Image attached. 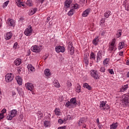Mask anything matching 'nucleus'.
Instances as JSON below:
<instances>
[{
  "mask_svg": "<svg viewBox=\"0 0 129 129\" xmlns=\"http://www.w3.org/2000/svg\"><path fill=\"white\" fill-rule=\"evenodd\" d=\"M120 104L123 107H126L129 105V96L124 94L122 97V99L120 101Z\"/></svg>",
  "mask_w": 129,
  "mask_h": 129,
  "instance_id": "obj_1",
  "label": "nucleus"
},
{
  "mask_svg": "<svg viewBox=\"0 0 129 129\" xmlns=\"http://www.w3.org/2000/svg\"><path fill=\"white\" fill-rule=\"evenodd\" d=\"M76 98H73L71 99L70 101H68L66 103V106L67 107H75L77 104Z\"/></svg>",
  "mask_w": 129,
  "mask_h": 129,
  "instance_id": "obj_2",
  "label": "nucleus"
},
{
  "mask_svg": "<svg viewBox=\"0 0 129 129\" xmlns=\"http://www.w3.org/2000/svg\"><path fill=\"white\" fill-rule=\"evenodd\" d=\"M17 114H18V111L16 109L11 110L8 116L7 117L8 120H12L15 116H16Z\"/></svg>",
  "mask_w": 129,
  "mask_h": 129,
  "instance_id": "obj_3",
  "label": "nucleus"
},
{
  "mask_svg": "<svg viewBox=\"0 0 129 129\" xmlns=\"http://www.w3.org/2000/svg\"><path fill=\"white\" fill-rule=\"evenodd\" d=\"M31 50L32 52L35 53H40L42 51V46L34 45L31 47Z\"/></svg>",
  "mask_w": 129,
  "mask_h": 129,
  "instance_id": "obj_4",
  "label": "nucleus"
},
{
  "mask_svg": "<svg viewBox=\"0 0 129 129\" xmlns=\"http://www.w3.org/2000/svg\"><path fill=\"white\" fill-rule=\"evenodd\" d=\"M5 80L6 82H12L14 80V74H7L5 76Z\"/></svg>",
  "mask_w": 129,
  "mask_h": 129,
  "instance_id": "obj_5",
  "label": "nucleus"
},
{
  "mask_svg": "<svg viewBox=\"0 0 129 129\" xmlns=\"http://www.w3.org/2000/svg\"><path fill=\"white\" fill-rule=\"evenodd\" d=\"M33 32V29H32V26L29 25L28 28L25 29L24 31V34L26 36H31Z\"/></svg>",
  "mask_w": 129,
  "mask_h": 129,
  "instance_id": "obj_6",
  "label": "nucleus"
},
{
  "mask_svg": "<svg viewBox=\"0 0 129 129\" xmlns=\"http://www.w3.org/2000/svg\"><path fill=\"white\" fill-rule=\"evenodd\" d=\"M68 51H70L71 55L74 54V47H73V44L72 42H69Z\"/></svg>",
  "mask_w": 129,
  "mask_h": 129,
  "instance_id": "obj_7",
  "label": "nucleus"
},
{
  "mask_svg": "<svg viewBox=\"0 0 129 129\" xmlns=\"http://www.w3.org/2000/svg\"><path fill=\"white\" fill-rule=\"evenodd\" d=\"M106 104V102L104 101L100 102V107L101 109H102L103 110H105L106 109H108V108H109V106L108 105H107V107H106V106L105 105Z\"/></svg>",
  "mask_w": 129,
  "mask_h": 129,
  "instance_id": "obj_8",
  "label": "nucleus"
},
{
  "mask_svg": "<svg viewBox=\"0 0 129 129\" xmlns=\"http://www.w3.org/2000/svg\"><path fill=\"white\" fill-rule=\"evenodd\" d=\"M25 87L28 90L30 91H33L34 90V85L31 83H27L25 84Z\"/></svg>",
  "mask_w": 129,
  "mask_h": 129,
  "instance_id": "obj_9",
  "label": "nucleus"
},
{
  "mask_svg": "<svg viewBox=\"0 0 129 129\" xmlns=\"http://www.w3.org/2000/svg\"><path fill=\"white\" fill-rule=\"evenodd\" d=\"M90 74L94 79H99V76H98V74H97V72L95 70L91 71L90 72Z\"/></svg>",
  "mask_w": 129,
  "mask_h": 129,
  "instance_id": "obj_10",
  "label": "nucleus"
},
{
  "mask_svg": "<svg viewBox=\"0 0 129 129\" xmlns=\"http://www.w3.org/2000/svg\"><path fill=\"white\" fill-rule=\"evenodd\" d=\"M55 51L57 53H60V52H61V53H64V52H65V47L61 46H56Z\"/></svg>",
  "mask_w": 129,
  "mask_h": 129,
  "instance_id": "obj_11",
  "label": "nucleus"
},
{
  "mask_svg": "<svg viewBox=\"0 0 129 129\" xmlns=\"http://www.w3.org/2000/svg\"><path fill=\"white\" fill-rule=\"evenodd\" d=\"M102 51H99L97 55V60L96 62L97 63H98L100 60H101V58H102V54H101Z\"/></svg>",
  "mask_w": 129,
  "mask_h": 129,
  "instance_id": "obj_12",
  "label": "nucleus"
},
{
  "mask_svg": "<svg viewBox=\"0 0 129 129\" xmlns=\"http://www.w3.org/2000/svg\"><path fill=\"white\" fill-rule=\"evenodd\" d=\"M16 79L18 84H19V85H22L23 83V79H22V78L20 76H17Z\"/></svg>",
  "mask_w": 129,
  "mask_h": 129,
  "instance_id": "obj_13",
  "label": "nucleus"
},
{
  "mask_svg": "<svg viewBox=\"0 0 129 129\" xmlns=\"http://www.w3.org/2000/svg\"><path fill=\"white\" fill-rule=\"evenodd\" d=\"M27 68L29 72H34L35 68L33 67V65L29 64L27 66Z\"/></svg>",
  "mask_w": 129,
  "mask_h": 129,
  "instance_id": "obj_14",
  "label": "nucleus"
},
{
  "mask_svg": "<svg viewBox=\"0 0 129 129\" xmlns=\"http://www.w3.org/2000/svg\"><path fill=\"white\" fill-rule=\"evenodd\" d=\"M72 3V1L71 0H67L65 2L64 8L66 9H68L69 7H70V5Z\"/></svg>",
  "mask_w": 129,
  "mask_h": 129,
  "instance_id": "obj_15",
  "label": "nucleus"
},
{
  "mask_svg": "<svg viewBox=\"0 0 129 129\" xmlns=\"http://www.w3.org/2000/svg\"><path fill=\"white\" fill-rule=\"evenodd\" d=\"M13 37V33L12 32H7L5 36L6 40H10Z\"/></svg>",
  "mask_w": 129,
  "mask_h": 129,
  "instance_id": "obj_16",
  "label": "nucleus"
},
{
  "mask_svg": "<svg viewBox=\"0 0 129 129\" xmlns=\"http://www.w3.org/2000/svg\"><path fill=\"white\" fill-rule=\"evenodd\" d=\"M21 63H22V60L20 58H17L14 61V64H15L16 66H19L21 65Z\"/></svg>",
  "mask_w": 129,
  "mask_h": 129,
  "instance_id": "obj_17",
  "label": "nucleus"
},
{
  "mask_svg": "<svg viewBox=\"0 0 129 129\" xmlns=\"http://www.w3.org/2000/svg\"><path fill=\"white\" fill-rule=\"evenodd\" d=\"M83 88H86L88 89V90H91L92 89V87L90 85H89L88 83H84L83 84Z\"/></svg>",
  "mask_w": 129,
  "mask_h": 129,
  "instance_id": "obj_18",
  "label": "nucleus"
},
{
  "mask_svg": "<svg viewBox=\"0 0 129 129\" xmlns=\"http://www.w3.org/2000/svg\"><path fill=\"white\" fill-rule=\"evenodd\" d=\"M89 13H90V9H87L83 13L82 16L83 17H87L88 16Z\"/></svg>",
  "mask_w": 129,
  "mask_h": 129,
  "instance_id": "obj_19",
  "label": "nucleus"
},
{
  "mask_svg": "<svg viewBox=\"0 0 129 129\" xmlns=\"http://www.w3.org/2000/svg\"><path fill=\"white\" fill-rule=\"evenodd\" d=\"M44 74L45 76H47V77H49V76H51V73H50V70L46 69L44 70Z\"/></svg>",
  "mask_w": 129,
  "mask_h": 129,
  "instance_id": "obj_20",
  "label": "nucleus"
},
{
  "mask_svg": "<svg viewBox=\"0 0 129 129\" xmlns=\"http://www.w3.org/2000/svg\"><path fill=\"white\" fill-rule=\"evenodd\" d=\"M98 41H99V40L98 39V37H95L93 40V45H95V46H97V45H98Z\"/></svg>",
  "mask_w": 129,
  "mask_h": 129,
  "instance_id": "obj_21",
  "label": "nucleus"
},
{
  "mask_svg": "<svg viewBox=\"0 0 129 129\" xmlns=\"http://www.w3.org/2000/svg\"><path fill=\"white\" fill-rule=\"evenodd\" d=\"M118 49L119 50H121V49H122V48H123V47L124 46V42L122 41L120 42L119 44H118Z\"/></svg>",
  "mask_w": 129,
  "mask_h": 129,
  "instance_id": "obj_22",
  "label": "nucleus"
},
{
  "mask_svg": "<svg viewBox=\"0 0 129 129\" xmlns=\"http://www.w3.org/2000/svg\"><path fill=\"white\" fill-rule=\"evenodd\" d=\"M127 85H124L120 88V91L121 92H123V91H125L126 89H127Z\"/></svg>",
  "mask_w": 129,
  "mask_h": 129,
  "instance_id": "obj_23",
  "label": "nucleus"
},
{
  "mask_svg": "<svg viewBox=\"0 0 129 129\" xmlns=\"http://www.w3.org/2000/svg\"><path fill=\"white\" fill-rule=\"evenodd\" d=\"M53 85L54 86H55V87H60V84H59V82L56 80V81H54L53 82Z\"/></svg>",
  "mask_w": 129,
  "mask_h": 129,
  "instance_id": "obj_24",
  "label": "nucleus"
},
{
  "mask_svg": "<svg viewBox=\"0 0 129 129\" xmlns=\"http://www.w3.org/2000/svg\"><path fill=\"white\" fill-rule=\"evenodd\" d=\"M44 125L45 127H48V126H50V121L48 120L45 121L44 122Z\"/></svg>",
  "mask_w": 129,
  "mask_h": 129,
  "instance_id": "obj_25",
  "label": "nucleus"
},
{
  "mask_svg": "<svg viewBox=\"0 0 129 129\" xmlns=\"http://www.w3.org/2000/svg\"><path fill=\"white\" fill-rule=\"evenodd\" d=\"M74 14V9H71L68 13V15L71 17V16H73V14Z\"/></svg>",
  "mask_w": 129,
  "mask_h": 129,
  "instance_id": "obj_26",
  "label": "nucleus"
},
{
  "mask_svg": "<svg viewBox=\"0 0 129 129\" xmlns=\"http://www.w3.org/2000/svg\"><path fill=\"white\" fill-rule=\"evenodd\" d=\"M26 4L28 7H32V6H33V3H32V1L31 0H28Z\"/></svg>",
  "mask_w": 129,
  "mask_h": 129,
  "instance_id": "obj_27",
  "label": "nucleus"
},
{
  "mask_svg": "<svg viewBox=\"0 0 129 129\" xmlns=\"http://www.w3.org/2000/svg\"><path fill=\"white\" fill-rule=\"evenodd\" d=\"M76 91L77 92H78V93H80V92L81 91V86H80V85H78L77 86L76 88Z\"/></svg>",
  "mask_w": 129,
  "mask_h": 129,
  "instance_id": "obj_28",
  "label": "nucleus"
},
{
  "mask_svg": "<svg viewBox=\"0 0 129 129\" xmlns=\"http://www.w3.org/2000/svg\"><path fill=\"white\" fill-rule=\"evenodd\" d=\"M110 11H108L104 13V17L106 18V19H107L109 16H110Z\"/></svg>",
  "mask_w": 129,
  "mask_h": 129,
  "instance_id": "obj_29",
  "label": "nucleus"
},
{
  "mask_svg": "<svg viewBox=\"0 0 129 129\" xmlns=\"http://www.w3.org/2000/svg\"><path fill=\"white\" fill-rule=\"evenodd\" d=\"M56 115H60V109L56 108L54 110Z\"/></svg>",
  "mask_w": 129,
  "mask_h": 129,
  "instance_id": "obj_30",
  "label": "nucleus"
},
{
  "mask_svg": "<svg viewBox=\"0 0 129 129\" xmlns=\"http://www.w3.org/2000/svg\"><path fill=\"white\" fill-rule=\"evenodd\" d=\"M117 127V124L114 123V124H112L110 125V129H115Z\"/></svg>",
  "mask_w": 129,
  "mask_h": 129,
  "instance_id": "obj_31",
  "label": "nucleus"
},
{
  "mask_svg": "<svg viewBox=\"0 0 129 129\" xmlns=\"http://www.w3.org/2000/svg\"><path fill=\"white\" fill-rule=\"evenodd\" d=\"M90 59H93L94 60H95V55L94 54V53L91 52L90 56Z\"/></svg>",
  "mask_w": 129,
  "mask_h": 129,
  "instance_id": "obj_32",
  "label": "nucleus"
},
{
  "mask_svg": "<svg viewBox=\"0 0 129 129\" xmlns=\"http://www.w3.org/2000/svg\"><path fill=\"white\" fill-rule=\"evenodd\" d=\"M109 62V59L108 58H106L104 61H103V64L104 65H107L108 64V62Z\"/></svg>",
  "mask_w": 129,
  "mask_h": 129,
  "instance_id": "obj_33",
  "label": "nucleus"
},
{
  "mask_svg": "<svg viewBox=\"0 0 129 129\" xmlns=\"http://www.w3.org/2000/svg\"><path fill=\"white\" fill-rule=\"evenodd\" d=\"M116 35L117 38H119V37H120V36H121V31L118 30L117 32V33Z\"/></svg>",
  "mask_w": 129,
  "mask_h": 129,
  "instance_id": "obj_34",
  "label": "nucleus"
},
{
  "mask_svg": "<svg viewBox=\"0 0 129 129\" xmlns=\"http://www.w3.org/2000/svg\"><path fill=\"white\" fill-rule=\"evenodd\" d=\"M72 7L73 8H74V10H77V9H78L79 6H78V4H73L72 5Z\"/></svg>",
  "mask_w": 129,
  "mask_h": 129,
  "instance_id": "obj_35",
  "label": "nucleus"
},
{
  "mask_svg": "<svg viewBox=\"0 0 129 129\" xmlns=\"http://www.w3.org/2000/svg\"><path fill=\"white\" fill-rule=\"evenodd\" d=\"M83 123V121L82 119H80L78 121L79 126H81V125H82Z\"/></svg>",
  "mask_w": 129,
  "mask_h": 129,
  "instance_id": "obj_36",
  "label": "nucleus"
},
{
  "mask_svg": "<svg viewBox=\"0 0 129 129\" xmlns=\"http://www.w3.org/2000/svg\"><path fill=\"white\" fill-rule=\"evenodd\" d=\"M115 43V38L113 39L112 42L110 44V46H113L114 47V44Z\"/></svg>",
  "mask_w": 129,
  "mask_h": 129,
  "instance_id": "obj_37",
  "label": "nucleus"
},
{
  "mask_svg": "<svg viewBox=\"0 0 129 129\" xmlns=\"http://www.w3.org/2000/svg\"><path fill=\"white\" fill-rule=\"evenodd\" d=\"M9 3H10V1H7L3 5V8H6L9 5Z\"/></svg>",
  "mask_w": 129,
  "mask_h": 129,
  "instance_id": "obj_38",
  "label": "nucleus"
},
{
  "mask_svg": "<svg viewBox=\"0 0 129 129\" xmlns=\"http://www.w3.org/2000/svg\"><path fill=\"white\" fill-rule=\"evenodd\" d=\"M20 2L21 0H18V1L16 2V4L19 8H21V4H20Z\"/></svg>",
  "mask_w": 129,
  "mask_h": 129,
  "instance_id": "obj_39",
  "label": "nucleus"
},
{
  "mask_svg": "<svg viewBox=\"0 0 129 129\" xmlns=\"http://www.w3.org/2000/svg\"><path fill=\"white\" fill-rule=\"evenodd\" d=\"M5 117V115L3 113H0V120Z\"/></svg>",
  "mask_w": 129,
  "mask_h": 129,
  "instance_id": "obj_40",
  "label": "nucleus"
},
{
  "mask_svg": "<svg viewBox=\"0 0 129 129\" xmlns=\"http://www.w3.org/2000/svg\"><path fill=\"white\" fill-rule=\"evenodd\" d=\"M58 123H60V124H62V123H63V122H64V121H63V120L62 119H59L58 120Z\"/></svg>",
  "mask_w": 129,
  "mask_h": 129,
  "instance_id": "obj_41",
  "label": "nucleus"
},
{
  "mask_svg": "<svg viewBox=\"0 0 129 129\" xmlns=\"http://www.w3.org/2000/svg\"><path fill=\"white\" fill-rule=\"evenodd\" d=\"M100 71H101V72H103V73H104V72H105V69L104 67H101Z\"/></svg>",
  "mask_w": 129,
  "mask_h": 129,
  "instance_id": "obj_42",
  "label": "nucleus"
},
{
  "mask_svg": "<svg viewBox=\"0 0 129 129\" xmlns=\"http://www.w3.org/2000/svg\"><path fill=\"white\" fill-rule=\"evenodd\" d=\"M17 47H18V43L16 42L14 44L13 49H17Z\"/></svg>",
  "mask_w": 129,
  "mask_h": 129,
  "instance_id": "obj_43",
  "label": "nucleus"
},
{
  "mask_svg": "<svg viewBox=\"0 0 129 129\" xmlns=\"http://www.w3.org/2000/svg\"><path fill=\"white\" fill-rule=\"evenodd\" d=\"M114 48V46L110 45V46H109V50H110V51H113Z\"/></svg>",
  "mask_w": 129,
  "mask_h": 129,
  "instance_id": "obj_44",
  "label": "nucleus"
},
{
  "mask_svg": "<svg viewBox=\"0 0 129 129\" xmlns=\"http://www.w3.org/2000/svg\"><path fill=\"white\" fill-rule=\"evenodd\" d=\"M109 73H110V74H113L114 73L113 72V69L109 70Z\"/></svg>",
  "mask_w": 129,
  "mask_h": 129,
  "instance_id": "obj_45",
  "label": "nucleus"
},
{
  "mask_svg": "<svg viewBox=\"0 0 129 129\" xmlns=\"http://www.w3.org/2000/svg\"><path fill=\"white\" fill-rule=\"evenodd\" d=\"M2 113H3L4 114V113H6L7 112V109H3L2 110Z\"/></svg>",
  "mask_w": 129,
  "mask_h": 129,
  "instance_id": "obj_46",
  "label": "nucleus"
},
{
  "mask_svg": "<svg viewBox=\"0 0 129 129\" xmlns=\"http://www.w3.org/2000/svg\"><path fill=\"white\" fill-rule=\"evenodd\" d=\"M67 85H68V87H71V86H72V84L70 82H68Z\"/></svg>",
  "mask_w": 129,
  "mask_h": 129,
  "instance_id": "obj_47",
  "label": "nucleus"
},
{
  "mask_svg": "<svg viewBox=\"0 0 129 129\" xmlns=\"http://www.w3.org/2000/svg\"><path fill=\"white\" fill-rule=\"evenodd\" d=\"M38 114H39V115H40V117H42V116H43V113H42V112H41V111H39L38 112Z\"/></svg>",
  "mask_w": 129,
  "mask_h": 129,
  "instance_id": "obj_48",
  "label": "nucleus"
},
{
  "mask_svg": "<svg viewBox=\"0 0 129 129\" xmlns=\"http://www.w3.org/2000/svg\"><path fill=\"white\" fill-rule=\"evenodd\" d=\"M37 2H38V3H41V4H43V3H44V2H45V1L46 0H37Z\"/></svg>",
  "mask_w": 129,
  "mask_h": 129,
  "instance_id": "obj_49",
  "label": "nucleus"
},
{
  "mask_svg": "<svg viewBox=\"0 0 129 129\" xmlns=\"http://www.w3.org/2000/svg\"><path fill=\"white\" fill-rule=\"evenodd\" d=\"M34 14H35V12H34V11H33V9H32L30 11V15H34Z\"/></svg>",
  "mask_w": 129,
  "mask_h": 129,
  "instance_id": "obj_50",
  "label": "nucleus"
},
{
  "mask_svg": "<svg viewBox=\"0 0 129 129\" xmlns=\"http://www.w3.org/2000/svg\"><path fill=\"white\" fill-rule=\"evenodd\" d=\"M97 123L98 125H99V124H100V123L99 122V118L97 119Z\"/></svg>",
  "mask_w": 129,
  "mask_h": 129,
  "instance_id": "obj_51",
  "label": "nucleus"
},
{
  "mask_svg": "<svg viewBox=\"0 0 129 129\" xmlns=\"http://www.w3.org/2000/svg\"><path fill=\"white\" fill-rule=\"evenodd\" d=\"M37 10L38 9L37 8H36L32 9V11H33V12H35V13L37 11Z\"/></svg>",
  "mask_w": 129,
  "mask_h": 129,
  "instance_id": "obj_52",
  "label": "nucleus"
},
{
  "mask_svg": "<svg viewBox=\"0 0 129 129\" xmlns=\"http://www.w3.org/2000/svg\"><path fill=\"white\" fill-rule=\"evenodd\" d=\"M48 55L46 54L43 56V58H44V60H46V59H47V58H48Z\"/></svg>",
  "mask_w": 129,
  "mask_h": 129,
  "instance_id": "obj_53",
  "label": "nucleus"
},
{
  "mask_svg": "<svg viewBox=\"0 0 129 129\" xmlns=\"http://www.w3.org/2000/svg\"><path fill=\"white\" fill-rule=\"evenodd\" d=\"M10 26H14V22H13V21H10Z\"/></svg>",
  "mask_w": 129,
  "mask_h": 129,
  "instance_id": "obj_54",
  "label": "nucleus"
},
{
  "mask_svg": "<svg viewBox=\"0 0 129 129\" xmlns=\"http://www.w3.org/2000/svg\"><path fill=\"white\" fill-rule=\"evenodd\" d=\"M119 56H122L123 55V51H121L119 53Z\"/></svg>",
  "mask_w": 129,
  "mask_h": 129,
  "instance_id": "obj_55",
  "label": "nucleus"
},
{
  "mask_svg": "<svg viewBox=\"0 0 129 129\" xmlns=\"http://www.w3.org/2000/svg\"><path fill=\"white\" fill-rule=\"evenodd\" d=\"M79 1L83 4H84V3H85V0H79Z\"/></svg>",
  "mask_w": 129,
  "mask_h": 129,
  "instance_id": "obj_56",
  "label": "nucleus"
},
{
  "mask_svg": "<svg viewBox=\"0 0 129 129\" xmlns=\"http://www.w3.org/2000/svg\"><path fill=\"white\" fill-rule=\"evenodd\" d=\"M59 99H60V101H63V100L64 99L63 96H61L60 97H59Z\"/></svg>",
  "mask_w": 129,
  "mask_h": 129,
  "instance_id": "obj_57",
  "label": "nucleus"
},
{
  "mask_svg": "<svg viewBox=\"0 0 129 129\" xmlns=\"http://www.w3.org/2000/svg\"><path fill=\"white\" fill-rule=\"evenodd\" d=\"M126 11H127V12H129V5L127 6V8H125Z\"/></svg>",
  "mask_w": 129,
  "mask_h": 129,
  "instance_id": "obj_58",
  "label": "nucleus"
},
{
  "mask_svg": "<svg viewBox=\"0 0 129 129\" xmlns=\"http://www.w3.org/2000/svg\"><path fill=\"white\" fill-rule=\"evenodd\" d=\"M67 117L68 119H71V116L70 115H68Z\"/></svg>",
  "mask_w": 129,
  "mask_h": 129,
  "instance_id": "obj_59",
  "label": "nucleus"
},
{
  "mask_svg": "<svg viewBox=\"0 0 129 129\" xmlns=\"http://www.w3.org/2000/svg\"><path fill=\"white\" fill-rule=\"evenodd\" d=\"M50 20H51V18H50V17H47V23H48V22H49L50 21Z\"/></svg>",
  "mask_w": 129,
  "mask_h": 129,
  "instance_id": "obj_60",
  "label": "nucleus"
},
{
  "mask_svg": "<svg viewBox=\"0 0 129 129\" xmlns=\"http://www.w3.org/2000/svg\"><path fill=\"white\" fill-rule=\"evenodd\" d=\"M100 22H101V24H103V23H105V20H101Z\"/></svg>",
  "mask_w": 129,
  "mask_h": 129,
  "instance_id": "obj_61",
  "label": "nucleus"
},
{
  "mask_svg": "<svg viewBox=\"0 0 129 129\" xmlns=\"http://www.w3.org/2000/svg\"><path fill=\"white\" fill-rule=\"evenodd\" d=\"M85 63L87 64L89 63V62L88 61V60L86 59L85 61Z\"/></svg>",
  "mask_w": 129,
  "mask_h": 129,
  "instance_id": "obj_62",
  "label": "nucleus"
},
{
  "mask_svg": "<svg viewBox=\"0 0 129 129\" xmlns=\"http://www.w3.org/2000/svg\"><path fill=\"white\" fill-rule=\"evenodd\" d=\"M20 4L21 6H22V7H24V6H25L24 4H23V2H20Z\"/></svg>",
  "mask_w": 129,
  "mask_h": 129,
  "instance_id": "obj_63",
  "label": "nucleus"
},
{
  "mask_svg": "<svg viewBox=\"0 0 129 129\" xmlns=\"http://www.w3.org/2000/svg\"><path fill=\"white\" fill-rule=\"evenodd\" d=\"M57 129H65V127L61 126V127H58Z\"/></svg>",
  "mask_w": 129,
  "mask_h": 129,
  "instance_id": "obj_64",
  "label": "nucleus"
}]
</instances>
